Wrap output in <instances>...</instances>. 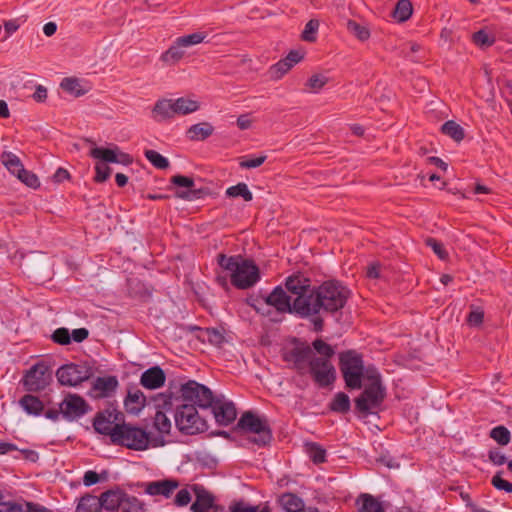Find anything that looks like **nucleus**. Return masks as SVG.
<instances>
[{"label": "nucleus", "mask_w": 512, "mask_h": 512, "mask_svg": "<svg viewBox=\"0 0 512 512\" xmlns=\"http://www.w3.org/2000/svg\"><path fill=\"white\" fill-rule=\"evenodd\" d=\"M208 340L209 342L220 345L224 341V336L221 332H219L217 329H208Z\"/></svg>", "instance_id": "774afa93"}, {"label": "nucleus", "mask_w": 512, "mask_h": 512, "mask_svg": "<svg viewBox=\"0 0 512 512\" xmlns=\"http://www.w3.org/2000/svg\"><path fill=\"white\" fill-rule=\"evenodd\" d=\"M280 503L286 512H299L304 506L302 499L293 493L283 494Z\"/></svg>", "instance_id": "f704fd0d"}, {"label": "nucleus", "mask_w": 512, "mask_h": 512, "mask_svg": "<svg viewBox=\"0 0 512 512\" xmlns=\"http://www.w3.org/2000/svg\"><path fill=\"white\" fill-rule=\"evenodd\" d=\"M425 243L428 247H430L434 253L441 259V260H445L448 258V253L447 251L445 250L443 244L441 242H439L438 240H436L435 238H427L425 240Z\"/></svg>", "instance_id": "864d4df0"}, {"label": "nucleus", "mask_w": 512, "mask_h": 512, "mask_svg": "<svg viewBox=\"0 0 512 512\" xmlns=\"http://www.w3.org/2000/svg\"><path fill=\"white\" fill-rule=\"evenodd\" d=\"M412 12L413 7L409 0H399L393 10V17L398 22H405L411 17Z\"/></svg>", "instance_id": "4c0bfd02"}, {"label": "nucleus", "mask_w": 512, "mask_h": 512, "mask_svg": "<svg viewBox=\"0 0 512 512\" xmlns=\"http://www.w3.org/2000/svg\"><path fill=\"white\" fill-rule=\"evenodd\" d=\"M158 406L166 410H174V420L177 429L186 435H196L208 429L207 422L202 418L193 404L161 399Z\"/></svg>", "instance_id": "20e7f679"}, {"label": "nucleus", "mask_w": 512, "mask_h": 512, "mask_svg": "<svg viewBox=\"0 0 512 512\" xmlns=\"http://www.w3.org/2000/svg\"><path fill=\"white\" fill-rule=\"evenodd\" d=\"M60 87L75 97L82 96L87 92L82 88L80 81L77 78H64L60 84Z\"/></svg>", "instance_id": "ea45409f"}, {"label": "nucleus", "mask_w": 512, "mask_h": 512, "mask_svg": "<svg viewBox=\"0 0 512 512\" xmlns=\"http://www.w3.org/2000/svg\"><path fill=\"white\" fill-rule=\"evenodd\" d=\"M173 102L176 115H188L198 111L200 108V103L197 100L187 97L173 99Z\"/></svg>", "instance_id": "c756f323"}, {"label": "nucleus", "mask_w": 512, "mask_h": 512, "mask_svg": "<svg viewBox=\"0 0 512 512\" xmlns=\"http://www.w3.org/2000/svg\"><path fill=\"white\" fill-rule=\"evenodd\" d=\"M350 406L349 396L344 392H338L329 404L330 410L337 413H347Z\"/></svg>", "instance_id": "c9c22d12"}, {"label": "nucleus", "mask_w": 512, "mask_h": 512, "mask_svg": "<svg viewBox=\"0 0 512 512\" xmlns=\"http://www.w3.org/2000/svg\"><path fill=\"white\" fill-rule=\"evenodd\" d=\"M491 483L498 490H504L507 493H512V483L503 479L500 472L493 476Z\"/></svg>", "instance_id": "6e6d98bb"}, {"label": "nucleus", "mask_w": 512, "mask_h": 512, "mask_svg": "<svg viewBox=\"0 0 512 512\" xmlns=\"http://www.w3.org/2000/svg\"><path fill=\"white\" fill-rule=\"evenodd\" d=\"M212 409L215 421L220 426H228L233 423L237 417L236 407L231 401H224L223 397H215Z\"/></svg>", "instance_id": "aec40b11"}, {"label": "nucleus", "mask_w": 512, "mask_h": 512, "mask_svg": "<svg viewBox=\"0 0 512 512\" xmlns=\"http://www.w3.org/2000/svg\"><path fill=\"white\" fill-rule=\"evenodd\" d=\"M350 294V290L335 279H329L314 286L310 303L303 304L306 309L305 318L310 319L314 331L321 332L324 328L322 314H334L342 310Z\"/></svg>", "instance_id": "f257e3e1"}, {"label": "nucleus", "mask_w": 512, "mask_h": 512, "mask_svg": "<svg viewBox=\"0 0 512 512\" xmlns=\"http://www.w3.org/2000/svg\"><path fill=\"white\" fill-rule=\"evenodd\" d=\"M306 450L313 463L320 464L326 461V451L319 444L308 443Z\"/></svg>", "instance_id": "37998d69"}, {"label": "nucleus", "mask_w": 512, "mask_h": 512, "mask_svg": "<svg viewBox=\"0 0 512 512\" xmlns=\"http://www.w3.org/2000/svg\"><path fill=\"white\" fill-rule=\"evenodd\" d=\"M51 380L52 375L49 365L40 361L25 372L21 383L28 392H40L50 384Z\"/></svg>", "instance_id": "ddd939ff"}, {"label": "nucleus", "mask_w": 512, "mask_h": 512, "mask_svg": "<svg viewBox=\"0 0 512 512\" xmlns=\"http://www.w3.org/2000/svg\"><path fill=\"white\" fill-rule=\"evenodd\" d=\"M119 383L116 376L97 377L92 384V392L96 398L111 396Z\"/></svg>", "instance_id": "b1692460"}, {"label": "nucleus", "mask_w": 512, "mask_h": 512, "mask_svg": "<svg viewBox=\"0 0 512 512\" xmlns=\"http://www.w3.org/2000/svg\"><path fill=\"white\" fill-rule=\"evenodd\" d=\"M207 35L196 32L178 37L173 44L160 56V60L167 65L177 64L185 56V48L202 43Z\"/></svg>", "instance_id": "f8f14e48"}, {"label": "nucleus", "mask_w": 512, "mask_h": 512, "mask_svg": "<svg viewBox=\"0 0 512 512\" xmlns=\"http://www.w3.org/2000/svg\"><path fill=\"white\" fill-rule=\"evenodd\" d=\"M166 376L163 369L154 366L144 371L140 378V384L147 389H158L165 383Z\"/></svg>", "instance_id": "393cba45"}, {"label": "nucleus", "mask_w": 512, "mask_h": 512, "mask_svg": "<svg viewBox=\"0 0 512 512\" xmlns=\"http://www.w3.org/2000/svg\"><path fill=\"white\" fill-rule=\"evenodd\" d=\"M339 369L346 387L361 389L362 379L366 375L362 355L355 350H347L339 354Z\"/></svg>", "instance_id": "0eeeda50"}, {"label": "nucleus", "mask_w": 512, "mask_h": 512, "mask_svg": "<svg viewBox=\"0 0 512 512\" xmlns=\"http://www.w3.org/2000/svg\"><path fill=\"white\" fill-rule=\"evenodd\" d=\"M89 155L103 162L95 166L94 180L98 183H103L110 177L111 168L106 163H119L127 166L133 162V158L128 153L122 152L117 146L112 149L94 147L90 150Z\"/></svg>", "instance_id": "423d86ee"}, {"label": "nucleus", "mask_w": 512, "mask_h": 512, "mask_svg": "<svg viewBox=\"0 0 512 512\" xmlns=\"http://www.w3.org/2000/svg\"><path fill=\"white\" fill-rule=\"evenodd\" d=\"M319 28V21L316 19H311L305 25V28L302 32L301 38L307 42H315L316 41V33Z\"/></svg>", "instance_id": "de8ad7c7"}, {"label": "nucleus", "mask_w": 512, "mask_h": 512, "mask_svg": "<svg viewBox=\"0 0 512 512\" xmlns=\"http://www.w3.org/2000/svg\"><path fill=\"white\" fill-rule=\"evenodd\" d=\"M20 406L30 415L38 416L44 410L43 402L34 395L26 394L19 400Z\"/></svg>", "instance_id": "c85d7f7f"}, {"label": "nucleus", "mask_w": 512, "mask_h": 512, "mask_svg": "<svg viewBox=\"0 0 512 512\" xmlns=\"http://www.w3.org/2000/svg\"><path fill=\"white\" fill-rule=\"evenodd\" d=\"M489 460L495 465H503L507 458L499 450H491L488 454Z\"/></svg>", "instance_id": "69168bd1"}, {"label": "nucleus", "mask_w": 512, "mask_h": 512, "mask_svg": "<svg viewBox=\"0 0 512 512\" xmlns=\"http://www.w3.org/2000/svg\"><path fill=\"white\" fill-rule=\"evenodd\" d=\"M236 429L255 434L256 436L249 440L258 446H265L272 440V431L267 419L251 411H246L241 415Z\"/></svg>", "instance_id": "9d476101"}, {"label": "nucleus", "mask_w": 512, "mask_h": 512, "mask_svg": "<svg viewBox=\"0 0 512 512\" xmlns=\"http://www.w3.org/2000/svg\"><path fill=\"white\" fill-rule=\"evenodd\" d=\"M155 403H156L157 411L154 416V427L161 434H169L172 425H171L170 419L166 415V412L168 410L159 407L156 400H155Z\"/></svg>", "instance_id": "7c9ffc66"}, {"label": "nucleus", "mask_w": 512, "mask_h": 512, "mask_svg": "<svg viewBox=\"0 0 512 512\" xmlns=\"http://www.w3.org/2000/svg\"><path fill=\"white\" fill-rule=\"evenodd\" d=\"M490 437L499 445L505 446L509 444L511 439L510 431L505 426L494 427L490 432Z\"/></svg>", "instance_id": "a18cd8bd"}, {"label": "nucleus", "mask_w": 512, "mask_h": 512, "mask_svg": "<svg viewBox=\"0 0 512 512\" xmlns=\"http://www.w3.org/2000/svg\"><path fill=\"white\" fill-rule=\"evenodd\" d=\"M123 420L124 415L122 412L115 408H108L95 415L93 427L97 433L110 436L112 439V434L115 433Z\"/></svg>", "instance_id": "2eb2a0df"}, {"label": "nucleus", "mask_w": 512, "mask_h": 512, "mask_svg": "<svg viewBox=\"0 0 512 512\" xmlns=\"http://www.w3.org/2000/svg\"><path fill=\"white\" fill-rule=\"evenodd\" d=\"M170 182L178 187H185V191H176L175 196L177 198L193 201L201 199L209 194L208 188H194V180L190 177L183 175H175L171 177Z\"/></svg>", "instance_id": "a211bd4d"}, {"label": "nucleus", "mask_w": 512, "mask_h": 512, "mask_svg": "<svg viewBox=\"0 0 512 512\" xmlns=\"http://www.w3.org/2000/svg\"><path fill=\"white\" fill-rule=\"evenodd\" d=\"M195 501L190 510L192 512H225V508L215 502V496L201 485H193Z\"/></svg>", "instance_id": "f3484780"}, {"label": "nucleus", "mask_w": 512, "mask_h": 512, "mask_svg": "<svg viewBox=\"0 0 512 512\" xmlns=\"http://www.w3.org/2000/svg\"><path fill=\"white\" fill-rule=\"evenodd\" d=\"M0 160L5 165V167L16 176L21 172V169L24 168L19 157L12 152H3Z\"/></svg>", "instance_id": "e433bc0d"}, {"label": "nucleus", "mask_w": 512, "mask_h": 512, "mask_svg": "<svg viewBox=\"0 0 512 512\" xmlns=\"http://www.w3.org/2000/svg\"><path fill=\"white\" fill-rule=\"evenodd\" d=\"M360 502L358 512H385L382 504L370 494H361L357 500V503Z\"/></svg>", "instance_id": "2f4dec72"}, {"label": "nucleus", "mask_w": 512, "mask_h": 512, "mask_svg": "<svg viewBox=\"0 0 512 512\" xmlns=\"http://www.w3.org/2000/svg\"><path fill=\"white\" fill-rule=\"evenodd\" d=\"M149 433L140 427L124 421L112 434V442L135 451H144L149 447Z\"/></svg>", "instance_id": "1a4fd4ad"}, {"label": "nucleus", "mask_w": 512, "mask_h": 512, "mask_svg": "<svg viewBox=\"0 0 512 512\" xmlns=\"http://www.w3.org/2000/svg\"><path fill=\"white\" fill-rule=\"evenodd\" d=\"M126 494L127 493L119 488L103 492L100 497H98L100 508L109 511H119Z\"/></svg>", "instance_id": "5701e85b"}, {"label": "nucleus", "mask_w": 512, "mask_h": 512, "mask_svg": "<svg viewBox=\"0 0 512 512\" xmlns=\"http://www.w3.org/2000/svg\"><path fill=\"white\" fill-rule=\"evenodd\" d=\"M0 512H24L23 505L13 501L2 502Z\"/></svg>", "instance_id": "052dcab7"}, {"label": "nucleus", "mask_w": 512, "mask_h": 512, "mask_svg": "<svg viewBox=\"0 0 512 512\" xmlns=\"http://www.w3.org/2000/svg\"><path fill=\"white\" fill-rule=\"evenodd\" d=\"M365 378L369 384L355 399V408L364 416L372 413V409L380 407L386 397V388L382 384L381 375L376 368L368 367Z\"/></svg>", "instance_id": "39448f33"}, {"label": "nucleus", "mask_w": 512, "mask_h": 512, "mask_svg": "<svg viewBox=\"0 0 512 512\" xmlns=\"http://www.w3.org/2000/svg\"><path fill=\"white\" fill-rule=\"evenodd\" d=\"M440 130L444 135L449 136L456 142L462 141L465 137L464 129L453 120L446 121Z\"/></svg>", "instance_id": "72a5a7b5"}, {"label": "nucleus", "mask_w": 512, "mask_h": 512, "mask_svg": "<svg viewBox=\"0 0 512 512\" xmlns=\"http://www.w3.org/2000/svg\"><path fill=\"white\" fill-rule=\"evenodd\" d=\"M94 375V368L88 362L69 363L56 371L58 382L63 386L75 387L89 380Z\"/></svg>", "instance_id": "9b49d317"}, {"label": "nucleus", "mask_w": 512, "mask_h": 512, "mask_svg": "<svg viewBox=\"0 0 512 512\" xmlns=\"http://www.w3.org/2000/svg\"><path fill=\"white\" fill-rule=\"evenodd\" d=\"M231 512H259L258 506L246 504L244 501H236L230 505Z\"/></svg>", "instance_id": "4d7b16f0"}, {"label": "nucleus", "mask_w": 512, "mask_h": 512, "mask_svg": "<svg viewBox=\"0 0 512 512\" xmlns=\"http://www.w3.org/2000/svg\"><path fill=\"white\" fill-rule=\"evenodd\" d=\"M152 113L154 119L158 122L173 118L176 116L173 99L158 100L154 105Z\"/></svg>", "instance_id": "cd10ccee"}, {"label": "nucleus", "mask_w": 512, "mask_h": 512, "mask_svg": "<svg viewBox=\"0 0 512 512\" xmlns=\"http://www.w3.org/2000/svg\"><path fill=\"white\" fill-rule=\"evenodd\" d=\"M484 312L482 310H473L469 313L467 321L472 326H479L483 323Z\"/></svg>", "instance_id": "680f3d73"}, {"label": "nucleus", "mask_w": 512, "mask_h": 512, "mask_svg": "<svg viewBox=\"0 0 512 512\" xmlns=\"http://www.w3.org/2000/svg\"><path fill=\"white\" fill-rule=\"evenodd\" d=\"M347 30L360 41H366L370 37L369 29L354 20L347 22Z\"/></svg>", "instance_id": "c03bdc74"}, {"label": "nucleus", "mask_w": 512, "mask_h": 512, "mask_svg": "<svg viewBox=\"0 0 512 512\" xmlns=\"http://www.w3.org/2000/svg\"><path fill=\"white\" fill-rule=\"evenodd\" d=\"M266 160L265 155H261L255 158L245 159L240 162L241 168L252 169L261 166Z\"/></svg>", "instance_id": "bf43d9fd"}, {"label": "nucleus", "mask_w": 512, "mask_h": 512, "mask_svg": "<svg viewBox=\"0 0 512 512\" xmlns=\"http://www.w3.org/2000/svg\"><path fill=\"white\" fill-rule=\"evenodd\" d=\"M292 302L291 297L281 286H276L265 298V303L274 307L279 313L295 314L292 308Z\"/></svg>", "instance_id": "412c9836"}, {"label": "nucleus", "mask_w": 512, "mask_h": 512, "mask_svg": "<svg viewBox=\"0 0 512 512\" xmlns=\"http://www.w3.org/2000/svg\"><path fill=\"white\" fill-rule=\"evenodd\" d=\"M218 265L230 272L231 284L238 289H248L260 280V271L253 260L241 256L217 255Z\"/></svg>", "instance_id": "7ed1b4c3"}, {"label": "nucleus", "mask_w": 512, "mask_h": 512, "mask_svg": "<svg viewBox=\"0 0 512 512\" xmlns=\"http://www.w3.org/2000/svg\"><path fill=\"white\" fill-rule=\"evenodd\" d=\"M304 58V52L301 50H291L284 58L293 67Z\"/></svg>", "instance_id": "e2e57ef3"}, {"label": "nucleus", "mask_w": 512, "mask_h": 512, "mask_svg": "<svg viewBox=\"0 0 512 512\" xmlns=\"http://www.w3.org/2000/svg\"><path fill=\"white\" fill-rule=\"evenodd\" d=\"M191 501V494L187 489H181L175 496L174 504L178 507L187 506Z\"/></svg>", "instance_id": "13d9d810"}, {"label": "nucleus", "mask_w": 512, "mask_h": 512, "mask_svg": "<svg viewBox=\"0 0 512 512\" xmlns=\"http://www.w3.org/2000/svg\"><path fill=\"white\" fill-rule=\"evenodd\" d=\"M226 196L231 198L242 197L247 202L253 199V195L249 190L247 184L243 182H240L237 185L229 187L226 190Z\"/></svg>", "instance_id": "58836bf2"}, {"label": "nucleus", "mask_w": 512, "mask_h": 512, "mask_svg": "<svg viewBox=\"0 0 512 512\" xmlns=\"http://www.w3.org/2000/svg\"><path fill=\"white\" fill-rule=\"evenodd\" d=\"M308 372L314 382L321 388L328 387L336 380V370L329 359L312 358L309 362Z\"/></svg>", "instance_id": "4468645a"}, {"label": "nucleus", "mask_w": 512, "mask_h": 512, "mask_svg": "<svg viewBox=\"0 0 512 512\" xmlns=\"http://www.w3.org/2000/svg\"><path fill=\"white\" fill-rule=\"evenodd\" d=\"M17 178L28 187L35 189L40 186L38 177L34 173L26 170L25 168L21 169V172L17 175Z\"/></svg>", "instance_id": "8fccbe9b"}, {"label": "nucleus", "mask_w": 512, "mask_h": 512, "mask_svg": "<svg viewBox=\"0 0 512 512\" xmlns=\"http://www.w3.org/2000/svg\"><path fill=\"white\" fill-rule=\"evenodd\" d=\"M214 133V127L209 122L194 124L186 131V137L191 141H204Z\"/></svg>", "instance_id": "bb28decb"}, {"label": "nucleus", "mask_w": 512, "mask_h": 512, "mask_svg": "<svg viewBox=\"0 0 512 512\" xmlns=\"http://www.w3.org/2000/svg\"><path fill=\"white\" fill-rule=\"evenodd\" d=\"M170 399L177 402L193 404L195 407L207 409L213 405L215 398L213 392L207 386L195 380H188L185 383L170 382L166 392L156 396V401Z\"/></svg>", "instance_id": "f03ea898"}, {"label": "nucleus", "mask_w": 512, "mask_h": 512, "mask_svg": "<svg viewBox=\"0 0 512 512\" xmlns=\"http://www.w3.org/2000/svg\"><path fill=\"white\" fill-rule=\"evenodd\" d=\"M291 68H292V66L290 63H288L285 59H281L276 64L271 66L269 72H270L272 78L280 79Z\"/></svg>", "instance_id": "09e8293b"}, {"label": "nucleus", "mask_w": 512, "mask_h": 512, "mask_svg": "<svg viewBox=\"0 0 512 512\" xmlns=\"http://www.w3.org/2000/svg\"><path fill=\"white\" fill-rule=\"evenodd\" d=\"M327 82L328 78L326 76L322 74H314L308 79L306 86L312 91L317 92L321 90Z\"/></svg>", "instance_id": "603ef678"}, {"label": "nucleus", "mask_w": 512, "mask_h": 512, "mask_svg": "<svg viewBox=\"0 0 512 512\" xmlns=\"http://www.w3.org/2000/svg\"><path fill=\"white\" fill-rule=\"evenodd\" d=\"M315 351L320 355L318 358L331 359L335 354V350L331 345L323 341L322 339H316L312 343Z\"/></svg>", "instance_id": "49530a36"}, {"label": "nucleus", "mask_w": 512, "mask_h": 512, "mask_svg": "<svg viewBox=\"0 0 512 512\" xmlns=\"http://www.w3.org/2000/svg\"><path fill=\"white\" fill-rule=\"evenodd\" d=\"M282 358L285 362L292 364V368L297 370L300 375H304L308 373L309 362L312 359V350L308 345H298L285 350Z\"/></svg>", "instance_id": "dca6fc26"}, {"label": "nucleus", "mask_w": 512, "mask_h": 512, "mask_svg": "<svg viewBox=\"0 0 512 512\" xmlns=\"http://www.w3.org/2000/svg\"><path fill=\"white\" fill-rule=\"evenodd\" d=\"M144 155L155 168L167 169L170 165L168 159L155 150H145Z\"/></svg>", "instance_id": "a19ab883"}, {"label": "nucleus", "mask_w": 512, "mask_h": 512, "mask_svg": "<svg viewBox=\"0 0 512 512\" xmlns=\"http://www.w3.org/2000/svg\"><path fill=\"white\" fill-rule=\"evenodd\" d=\"M285 288L288 292L295 295L292 302V308L295 311V315L300 318H305L306 309L303 307V304L310 303L312 290H314V286L312 285L310 278L306 277L302 273H294L286 278Z\"/></svg>", "instance_id": "6e6552de"}, {"label": "nucleus", "mask_w": 512, "mask_h": 512, "mask_svg": "<svg viewBox=\"0 0 512 512\" xmlns=\"http://www.w3.org/2000/svg\"><path fill=\"white\" fill-rule=\"evenodd\" d=\"M52 340L60 345H67L71 342V336L67 328H58L52 334Z\"/></svg>", "instance_id": "5fc2aeb1"}, {"label": "nucleus", "mask_w": 512, "mask_h": 512, "mask_svg": "<svg viewBox=\"0 0 512 512\" xmlns=\"http://www.w3.org/2000/svg\"><path fill=\"white\" fill-rule=\"evenodd\" d=\"M119 512H144V508L142 502L138 498L126 494Z\"/></svg>", "instance_id": "79ce46f5"}, {"label": "nucleus", "mask_w": 512, "mask_h": 512, "mask_svg": "<svg viewBox=\"0 0 512 512\" xmlns=\"http://www.w3.org/2000/svg\"><path fill=\"white\" fill-rule=\"evenodd\" d=\"M88 410L87 402L77 394H68L60 404L61 414L68 420L80 418Z\"/></svg>", "instance_id": "6ab92c4d"}, {"label": "nucleus", "mask_w": 512, "mask_h": 512, "mask_svg": "<svg viewBox=\"0 0 512 512\" xmlns=\"http://www.w3.org/2000/svg\"><path fill=\"white\" fill-rule=\"evenodd\" d=\"M98 497L91 494L82 496L77 504L75 512H100Z\"/></svg>", "instance_id": "473e14b6"}, {"label": "nucleus", "mask_w": 512, "mask_h": 512, "mask_svg": "<svg viewBox=\"0 0 512 512\" xmlns=\"http://www.w3.org/2000/svg\"><path fill=\"white\" fill-rule=\"evenodd\" d=\"M100 480V477L97 472L89 470L86 471L83 476V484L87 487L97 484Z\"/></svg>", "instance_id": "0e129e2a"}, {"label": "nucleus", "mask_w": 512, "mask_h": 512, "mask_svg": "<svg viewBox=\"0 0 512 512\" xmlns=\"http://www.w3.org/2000/svg\"><path fill=\"white\" fill-rule=\"evenodd\" d=\"M71 339H73L77 343L83 342L89 336V331L86 328H78L74 329L70 334Z\"/></svg>", "instance_id": "338daca9"}, {"label": "nucleus", "mask_w": 512, "mask_h": 512, "mask_svg": "<svg viewBox=\"0 0 512 512\" xmlns=\"http://www.w3.org/2000/svg\"><path fill=\"white\" fill-rule=\"evenodd\" d=\"M146 397L144 393L137 389H131L124 400L125 410L130 414H138L145 406Z\"/></svg>", "instance_id": "a878e982"}, {"label": "nucleus", "mask_w": 512, "mask_h": 512, "mask_svg": "<svg viewBox=\"0 0 512 512\" xmlns=\"http://www.w3.org/2000/svg\"><path fill=\"white\" fill-rule=\"evenodd\" d=\"M178 487L179 481L175 479H164L147 483L145 492L151 496L161 495L165 498H169Z\"/></svg>", "instance_id": "4be33fe9"}, {"label": "nucleus", "mask_w": 512, "mask_h": 512, "mask_svg": "<svg viewBox=\"0 0 512 512\" xmlns=\"http://www.w3.org/2000/svg\"><path fill=\"white\" fill-rule=\"evenodd\" d=\"M473 41L480 47H490L494 44L495 38L490 36L486 31L479 30L473 34Z\"/></svg>", "instance_id": "3c124183"}]
</instances>
